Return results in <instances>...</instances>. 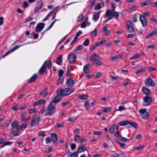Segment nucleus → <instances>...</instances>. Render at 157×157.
I'll list each match as a JSON object with an SVG mask.
<instances>
[{
    "instance_id": "6e6552de",
    "label": "nucleus",
    "mask_w": 157,
    "mask_h": 157,
    "mask_svg": "<svg viewBox=\"0 0 157 157\" xmlns=\"http://www.w3.org/2000/svg\"><path fill=\"white\" fill-rule=\"evenodd\" d=\"M127 29L129 32L132 33L134 31V26L132 22L131 21H128L126 23Z\"/></svg>"
},
{
    "instance_id": "4be33fe9",
    "label": "nucleus",
    "mask_w": 157,
    "mask_h": 157,
    "mask_svg": "<svg viewBox=\"0 0 157 157\" xmlns=\"http://www.w3.org/2000/svg\"><path fill=\"white\" fill-rule=\"evenodd\" d=\"M87 150V147L85 146L81 145L80 146L77 150V152L78 153H81Z\"/></svg>"
},
{
    "instance_id": "f8f14e48",
    "label": "nucleus",
    "mask_w": 157,
    "mask_h": 157,
    "mask_svg": "<svg viewBox=\"0 0 157 157\" xmlns=\"http://www.w3.org/2000/svg\"><path fill=\"white\" fill-rule=\"evenodd\" d=\"M140 20L143 27H145L147 25V20L142 15H140Z\"/></svg>"
},
{
    "instance_id": "37998d69",
    "label": "nucleus",
    "mask_w": 157,
    "mask_h": 157,
    "mask_svg": "<svg viewBox=\"0 0 157 157\" xmlns=\"http://www.w3.org/2000/svg\"><path fill=\"white\" fill-rule=\"evenodd\" d=\"M82 47L83 46L82 45H78L75 49L74 51L75 52L76 51H79L81 50V49L82 48Z\"/></svg>"
},
{
    "instance_id": "bb28decb",
    "label": "nucleus",
    "mask_w": 157,
    "mask_h": 157,
    "mask_svg": "<svg viewBox=\"0 0 157 157\" xmlns=\"http://www.w3.org/2000/svg\"><path fill=\"white\" fill-rule=\"evenodd\" d=\"M137 8L136 6H133L131 7L128 8L127 9V10L128 11H130L132 12L136 10Z\"/></svg>"
},
{
    "instance_id": "338daca9",
    "label": "nucleus",
    "mask_w": 157,
    "mask_h": 157,
    "mask_svg": "<svg viewBox=\"0 0 157 157\" xmlns=\"http://www.w3.org/2000/svg\"><path fill=\"white\" fill-rule=\"evenodd\" d=\"M38 135L40 136H46V134L43 132H40L38 133Z\"/></svg>"
},
{
    "instance_id": "9b49d317",
    "label": "nucleus",
    "mask_w": 157,
    "mask_h": 157,
    "mask_svg": "<svg viewBox=\"0 0 157 157\" xmlns=\"http://www.w3.org/2000/svg\"><path fill=\"white\" fill-rule=\"evenodd\" d=\"M57 95L55 97L54 99L51 102L54 103L55 104L59 101H60L63 98V97L61 95L59 94H57Z\"/></svg>"
},
{
    "instance_id": "f257e3e1",
    "label": "nucleus",
    "mask_w": 157,
    "mask_h": 157,
    "mask_svg": "<svg viewBox=\"0 0 157 157\" xmlns=\"http://www.w3.org/2000/svg\"><path fill=\"white\" fill-rule=\"evenodd\" d=\"M119 16V14L118 12L114 10L112 11L110 10V9L106 11L105 14L104 16L105 18H106L104 23L112 19L114 16L117 17Z\"/></svg>"
},
{
    "instance_id": "e433bc0d",
    "label": "nucleus",
    "mask_w": 157,
    "mask_h": 157,
    "mask_svg": "<svg viewBox=\"0 0 157 157\" xmlns=\"http://www.w3.org/2000/svg\"><path fill=\"white\" fill-rule=\"evenodd\" d=\"M84 105L87 109H90V105L88 100L86 101L84 104Z\"/></svg>"
},
{
    "instance_id": "1a4fd4ad",
    "label": "nucleus",
    "mask_w": 157,
    "mask_h": 157,
    "mask_svg": "<svg viewBox=\"0 0 157 157\" xmlns=\"http://www.w3.org/2000/svg\"><path fill=\"white\" fill-rule=\"evenodd\" d=\"M68 59L70 63H74L76 60V56L73 53H70L68 56Z\"/></svg>"
},
{
    "instance_id": "e2e57ef3",
    "label": "nucleus",
    "mask_w": 157,
    "mask_h": 157,
    "mask_svg": "<svg viewBox=\"0 0 157 157\" xmlns=\"http://www.w3.org/2000/svg\"><path fill=\"white\" fill-rule=\"evenodd\" d=\"M63 124L62 123H58L57 124L56 126V128H57L63 127Z\"/></svg>"
},
{
    "instance_id": "09e8293b",
    "label": "nucleus",
    "mask_w": 157,
    "mask_h": 157,
    "mask_svg": "<svg viewBox=\"0 0 157 157\" xmlns=\"http://www.w3.org/2000/svg\"><path fill=\"white\" fill-rule=\"evenodd\" d=\"M129 124L134 128H136L137 126V124L135 122H130L129 121Z\"/></svg>"
},
{
    "instance_id": "3c124183",
    "label": "nucleus",
    "mask_w": 157,
    "mask_h": 157,
    "mask_svg": "<svg viewBox=\"0 0 157 157\" xmlns=\"http://www.w3.org/2000/svg\"><path fill=\"white\" fill-rule=\"evenodd\" d=\"M77 117H75L74 116H72L68 119V120L69 121H73L77 119Z\"/></svg>"
},
{
    "instance_id": "39448f33",
    "label": "nucleus",
    "mask_w": 157,
    "mask_h": 157,
    "mask_svg": "<svg viewBox=\"0 0 157 157\" xmlns=\"http://www.w3.org/2000/svg\"><path fill=\"white\" fill-rule=\"evenodd\" d=\"M143 100L144 101V106L149 105L152 102V98L148 95H146L143 98Z\"/></svg>"
},
{
    "instance_id": "774afa93",
    "label": "nucleus",
    "mask_w": 157,
    "mask_h": 157,
    "mask_svg": "<svg viewBox=\"0 0 157 157\" xmlns=\"http://www.w3.org/2000/svg\"><path fill=\"white\" fill-rule=\"evenodd\" d=\"M97 45H96V44H95L94 45H93V46H92L91 47H90V51H92L95 48H97Z\"/></svg>"
},
{
    "instance_id": "c03bdc74",
    "label": "nucleus",
    "mask_w": 157,
    "mask_h": 157,
    "mask_svg": "<svg viewBox=\"0 0 157 157\" xmlns=\"http://www.w3.org/2000/svg\"><path fill=\"white\" fill-rule=\"evenodd\" d=\"M89 44V40L88 39H86L83 42V44L85 46H87Z\"/></svg>"
},
{
    "instance_id": "a19ab883",
    "label": "nucleus",
    "mask_w": 157,
    "mask_h": 157,
    "mask_svg": "<svg viewBox=\"0 0 157 157\" xmlns=\"http://www.w3.org/2000/svg\"><path fill=\"white\" fill-rule=\"evenodd\" d=\"M105 41V40L104 39H103L101 41L98 42L96 44L98 47L99 45L103 44Z\"/></svg>"
},
{
    "instance_id": "c756f323",
    "label": "nucleus",
    "mask_w": 157,
    "mask_h": 157,
    "mask_svg": "<svg viewBox=\"0 0 157 157\" xmlns=\"http://www.w3.org/2000/svg\"><path fill=\"white\" fill-rule=\"evenodd\" d=\"M129 123V121L128 120H126L124 121H121L118 124L121 126H124L128 124Z\"/></svg>"
},
{
    "instance_id": "69168bd1",
    "label": "nucleus",
    "mask_w": 157,
    "mask_h": 157,
    "mask_svg": "<svg viewBox=\"0 0 157 157\" xmlns=\"http://www.w3.org/2000/svg\"><path fill=\"white\" fill-rule=\"evenodd\" d=\"M71 150H74L76 147V145L75 143H71Z\"/></svg>"
},
{
    "instance_id": "412c9836",
    "label": "nucleus",
    "mask_w": 157,
    "mask_h": 157,
    "mask_svg": "<svg viewBox=\"0 0 157 157\" xmlns=\"http://www.w3.org/2000/svg\"><path fill=\"white\" fill-rule=\"evenodd\" d=\"M59 7V6H57L56 8L53 10L51 11L43 19V21H45L48 19V18L51 15H53L54 14V11L56 9Z\"/></svg>"
},
{
    "instance_id": "58836bf2",
    "label": "nucleus",
    "mask_w": 157,
    "mask_h": 157,
    "mask_svg": "<svg viewBox=\"0 0 157 157\" xmlns=\"http://www.w3.org/2000/svg\"><path fill=\"white\" fill-rule=\"evenodd\" d=\"M111 110V109L110 108L106 107L102 109V111L105 113H106L108 111L110 112Z\"/></svg>"
},
{
    "instance_id": "de8ad7c7",
    "label": "nucleus",
    "mask_w": 157,
    "mask_h": 157,
    "mask_svg": "<svg viewBox=\"0 0 157 157\" xmlns=\"http://www.w3.org/2000/svg\"><path fill=\"white\" fill-rule=\"evenodd\" d=\"M97 28H96L94 31L91 32V34L94 36H95L97 35Z\"/></svg>"
},
{
    "instance_id": "423d86ee",
    "label": "nucleus",
    "mask_w": 157,
    "mask_h": 157,
    "mask_svg": "<svg viewBox=\"0 0 157 157\" xmlns=\"http://www.w3.org/2000/svg\"><path fill=\"white\" fill-rule=\"evenodd\" d=\"M40 117L39 115H37L32 120L31 123V126L33 127L36 125L40 121Z\"/></svg>"
},
{
    "instance_id": "0e129e2a",
    "label": "nucleus",
    "mask_w": 157,
    "mask_h": 157,
    "mask_svg": "<svg viewBox=\"0 0 157 157\" xmlns=\"http://www.w3.org/2000/svg\"><path fill=\"white\" fill-rule=\"evenodd\" d=\"M146 48L147 49L150 48L154 49L155 48V46L154 45H147Z\"/></svg>"
},
{
    "instance_id": "13d9d810",
    "label": "nucleus",
    "mask_w": 157,
    "mask_h": 157,
    "mask_svg": "<svg viewBox=\"0 0 157 157\" xmlns=\"http://www.w3.org/2000/svg\"><path fill=\"white\" fill-rule=\"evenodd\" d=\"M67 76H68L70 74L71 71H72L73 70V69L69 67H67Z\"/></svg>"
},
{
    "instance_id": "7ed1b4c3",
    "label": "nucleus",
    "mask_w": 157,
    "mask_h": 157,
    "mask_svg": "<svg viewBox=\"0 0 157 157\" xmlns=\"http://www.w3.org/2000/svg\"><path fill=\"white\" fill-rule=\"evenodd\" d=\"M52 62L51 60L48 61L45 60L41 68L39 70L38 72V74L39 75L43 74L46 71L47 67L48 69H50L51 67Z\"/></svg>"
},
{
    "instance_id": "49530a36",
    "label": "nucleus",
    "mask_w": 157,
    "mask_h": 157,
    "mask_svg": "<svg viewBox=\"0 0 157 157\" xmlns=\"http://www.w3.org/2000/svg\"><path fill=\"white\" fill-rule=\"evenodd\" d=\"M64 74V71L61 69L59 70L58 71V76L59 77H63V75Z\"/></svg>"
},
{
    "instance_id": "b1692460",
    "label": "nucleus",
    "mask_w": 157,
    "mask_h": 157,
    "mask_svg": "<svg viewBox=\"0 0 157 157\" xmlns=\"http://www.w3.org/2000/svg\"><path fill=\"white\" fill-rule=\"evenodd\" d=\"M67 83L68 86H72L74 84V82L73 79L69 78L67 79Z\"/></svg>"
},
{
    "instance_id": "ea45409f",
    "label": "nucleus",
    "mask_w": 157,
    "mask_h": 157,
    "mask_svg": "<svg viewBox=\"0 0 157 157\" xmlns=\"http://www.w3.org/2000/svg\"><path fill=\"white\" fill-rule=\"evenodd\" d=\"M17 122L16 121H14L11 124V126L13 128H16L18 124Z\"/></svg>"
},
{
    "instance_id": "4468645a",
    "label": "nucleus",
    "mask_w": 157,
    "mask_h": 157,
    "mask_svg": "<svg viewBox=\"0 0 157 157\" xmlns=\"http://www.w3.org/2000/svg\"><path fill=\"white\" fill-rule=\"evenodd\" d=\"M45 26V24L42 23H39L36 26V32H40L44 28Z\"/></svg>"
},
{
    "instance_id": "ddd939ff",
    "label": "nucleus",
    "mask_w": 157,
    "mask_h": 157,
    "mask_svg": "<svg viewBox=\"0 0 157 157\" xmlns=\"http://www.w3.org/2000/svg\"><path fill=\"white\" fill-rule=\"evenodd\" d=\"M43 5V3L42 1L41 0L40 1L38 2L37 5L35 8L34 13L35 14L37 13L39 10L41 8L42 6Z\"/></svg>"
},
{
    "instance_id": "473e14b6",
    "label": "nucleus",
    "mask_w": 157,
    "mask_h": 157,
    "mask_svg": "<svg viewBox=\"0 0 157 157\" xmlns=\"http://www.w3.org/2000/svg\"><path fill=\"white\" fill-rule=\"evenodd\" d=\"M101 8V3H97L95 6L94 8L95 10H98Z\"/></svg>"
},
{
    "instance_id": "aec40b11",
    "label": "nucleus",
    "mask_w": 157,
    "mask_h": 157,
    "mask_svg": "<svg viewBox=\"0 0 157 157\" xmlns=\"http://www.w3.org/2000/svg\"><path fill=\"white\" fill-rule=\"evenodd\" d=\"M90 59L91 61L94 62L98 59H100V57L99 55L95 54L91 56Z\"/></svg>"
},
{
    "instance_id": "6ab92c4d",
    "label": "nucleus",
    "mask_w": 157,
    "mask_h": 157,
    "mask_svg": "<svg viewBox=\"0 0 157 157\" xmlns=\"http://www.w3.org/2000/svg\"><path fill=\"white\" fill-rule=\"evenodd\" d=\"M37 78V75L36 73L34 74L28 80V83H30L35 81Z\"/></svg>"
},
{
    "instance_id": "9d476101",
    "label": "nucleus",
    "mask_w": 157,
    "mask_h": 157,
    "mask_svg": "<svg viewBox=\"0 0 157 157\" xmlns=\"http://www.w3.org/2000/svg\"><path fill=\"white\" fill-rule=\"evenodd\" d=\"M145 83L147 86H150L153 87L155 86V83L153 82L152 80L150 77L147 78L145 81Z\"/></svg>"
},
{
    "instance_id": "a878e982",
    "label": "nucleus",
    "mask_w": 157,
    "mask_h": 157,
    "mask_svg": "<svg viewBox=\"0 0 157 157\" xmlns=\"http://www.w3.org/2000/svg\"><path fill=\"white\" fill-rule=\"evenodd\" d=\"M89 64H88L85 65L83 67V70L85 73H87L89 71Z\"/></svg>"
},
{
    "instance_id": "c85d7f7f",
    "label": "nucleus",
    "mask_w": 157,
    "mask_h": 157,
    "mask_svg": "<svg viewBox=\"0 0 157 157\" xmlns=\"http://www.w3.org/2000/svg\"><path fill=\"white\" fill-rule=\"evenodd\" d=\"M62 56L60 55L57 58L56 62L58 64L60 65V63L62 62Z\"/></svg>"
},
{
    "instance_id": "dca6fc26",
    "label": "nucleus",
    "mask_w": 157,
    "mask_h": 157,
    "mask_svg": "<svg viewBox=\"0 0 157 157\" xmlns=\"http://www.w3.org/2000/svg\"><path fill=\"white\" fill-rule=\"evenodd\" d=\"M82 32L81 31H78L76 34L73 40L71 43V44H72L75 43L77 40L78 37L79 36L82 34Z\"/></svg>"
},
{
    "instance_id": "79ce46f5",
    "label": "nucleus",
    "mask_w": 157,
    "mask_h": 157,
    "mask_svg": "<svg viewBox=\"0 0 157 157\" xmlns=\"http://www.w3.org/2000/svg\"><path fill=\"white\" fill-rule=\"evenodd\" d=\"M71 157H78V152L77 151H76L73 153H71Z\"/></svg>"
},
{
    "instance_id": "72a5a7b5",
    "label": "nucleus",
    "mask_w": 157,
    "mask_h": 157,
    "mask_svg": "<svg viewBox=\"0 0 157 157\" xmlns=\"http://www.w3.org/2000/svg\"><path fill=\"white\" fill-rule=\"evenodd\" d=\"M47 90V89H45L40 93V95L42 96H45L47 95L48 94Z\"/></svg>"
},
{
    "instance_id": "5fc2aeb1",
    "label": "nucleus",
    "mask_w": 157,
    "mask_h": 157,
    "mask_svg": "<svg viewBox=\"0 0 157 157\" xmlns=\"http://www.w3.org/2000/svg\"><path fill=\"white\" fill-rule=\"evenodd\" d=\"M21 45L19 46H16L14 48H13L12 50L10 51L11 52H13L14 51H15L18 48L20 47L21 46Z\"/></svg>"
},
{
    "instance_id": "6e6d98bb",
    "label": "nucleus",
    "mask_w": 157,
    "mask_h": 157,
    "mask_svg": "<svg viewBox=\"0 0 157 157\" xmlns=\"http://www.w3.org/2000/svg\"><path fill=\"white\" fill-rule=\"evenodd\" d=\"M119 138L120 141L123 142H126L128 140L127 138L121 136H120Z\"/></svg>"
},
{
    "instance_id": "8fccbe9b",
    "label": "nucleus",
    "mask_w": 157,
    "mask_h": 157,
    "mask_svg": "<svg viewBox=\"0 0 157 157\" xmlns=\"http://www.w3.org/2000/svg\"><path fill=\"white\" fill-rule=\"evenodd\" d=\"M145 71V69L144 68H141L140 70H137L136 72V74L137 75L138 74L141 73L142 72H144Z\"/></svg>"
},
{
    "instance_id": "c9c22d12",
    "label": "nucleus",
    "mask_w": 157,
    "mask_h": 157,
    "mask_svg": "<svg viewBox=\"0 0 157 157\" xmlns=\"http://www.w3.org/2000/svg\"><path fill=\"white\" fill-rule=\"evenodd\" d=\"M88 97L87 95H81L78 97L79 98L82 100H84L86 99Z\"/></svg>"
},
{
    "instance_id": "393cba45",
    "label": "nucleus",
    "mask_w": 157,
    "mask_h": 157,
    "mask_svg": "<svg viewBox=\"0 0 157 157\" xmlns=\"http://www.w3.org/2000/svg\"><path fill=\"white\" fill-rule=\"evenodd\" d=\"M152 3L151 0H147L141 3V5L142 7H144L146 5L151 4Z\"/></svg>"
},
{
    "instance_id": "5701e85b",
    "label": "nucleus",
    "mask_w": 157,
    "mask_h": 157,
    "mask_svg": "<svg viewBox=\"0 0 157 157\" xmlns=\"http://www.w3.org/2000/svg\"><path fill=\"white\" fill-rule=\"evenodd\" d=\"M156 34H157V29H156L153 30L151 33L147 35L145 37V38L146 39H148L154 36Z\"/></svg>"
},
{
    "instance_id": "7c9ffc66",
    "label": "nucleus",
    "mask_w": 157,
    "mask_h": 157,
    "mask_svg": "<svg viewBox=\"0 0 157 157\" xmlns=\"http://www.w3.org/2000/svg\"><path fill=\"white\" fill-rule=\"evenodd\" d=\"M114 126L112 125H111L109 128V132L111 134H113L115 131Z\"/></svg>"
},
{
    "instance_id": "680f3d73",
    "label": "nucleus",
    "mask_w": 157,
    "mask_h": 157,
    "mask_svg": "<svg viewBox=\"0 0 157 157\" xmlns=\"http://www.w3.org/2000/svg\"><path fill=\"white\" fill-rule=\"evenodd\" d=\"M93 134L96 135L100 136L101 134V132L100 131H94Z\"/></svg>"
},
{
    "instance_id": "f03ea898",
    "label": "nucleus",
    "mask_w": 157,
    "mask_h": 157,
    "mask_svg": "<svg viewBox=\"0 0 157 157\" xmlns=\"http://www.w3.org/2000/svg\"><path fill=\"white\" fill-rule=\"evenodd\" d=\"M75 91L73 88H69L65 89H58L57 90V94H59L62 96H67L71 94Z\"/></svg>"
},
{
    "instance_id": "a211bd4d",
    "label": "nucleus",
    "mask_w": 157,
    "mask_h": 157,
    "mask_svg": "<svg viewBox=\"0 0 157 157\" xmlns=\"http://www.w3.org/2000/svg\"><path fill=\"white\" fill-rule=\"evenodd\" d=\"M101 12V11H99L94 14L93 15L92 19L95 21H96L99 19Z\"/></svg>"
},
{
    "instance_id": "f704fd0d",
    "label": "nucleus",
    "mask_w": 157,
    "mask_h": 157,
    "mask_svg": "<svg viewBox=\"0 0 157 157\" xmlns=\"http://www.w3.org/2000/svg\"><path fill=\"white\" fill-rule=\"evenodd\" d=\"M63 77H59V78L57 83V85H59L62 82L63 80Z\"/></svg>"
},
{
    "instance_id": "f3484780",
    "label": "nucleus",
    "mask_w": 157,
    "mask_h": 157,
    "mask_svg": "<svg viewBox=\"0 0 157 157\" xmlns=\"http://www.w3.org/2000/svg\"><path fill=\"white\" fill-rule=\"evenodd\" d=\"M141 90L142 91L147 95L149 96L151 94V90L147 87H142Z\"/></svg>"
},
{
    "instance_id": "0eeeda50",
    "label": "nucleus",
    "mask_w": 157,
    "mask_h": 157,
    "mask_svg": "<svg viewBox=\"0 0 157 157\" xmlns=\"http://www.w3.org/2000/svg\"><path fill=\"white\" fill-rule=\"evenodd\" d=\"M139 112L141 114V116L144 119H146L148 116V113L146 109H140Z\"/></svg>"
},
{
    "instance_id": "2eb2a0df",
    "label": "nucleus",
    "mask_w": 157,
    "mask_h": 157,
    "mask_svg": "<svg viewBox=\"0 0 157 157\" xmlns=\"http://www.w3.org/2000/svg\"><path fill=\"white\" fill-rule=\"evenodd\" d=\"M51 136L54 144H56L57 143L58 137L57 134L54 133H52L51 134Z\"/></svg>"
},
{
    "instance_id": "cd10ccee",
    "label": "nucleus",
    "mask_w": 157,
    "mask_h": 157,
    "mask_svg": "<svg viewBox=\"0 0 157 157\" xmlns=\"http://www.w3.org/2000/svg\"><path fill=\"white\" fill-rule=\"evenodd\" d=\"M99 60V59H98L93 62V65L96 66L101 65L102 64V63L101 61Z\"/></svg>"
},
{
    "instance_id": "864d4df0",
    "label": "nucleus",
    "mask_w": 157,
    "mask_h": 157,
    "mask_svg": "<svg viewBox=\"0 0 157 157\" xmlns=\"http://www.w3.org/2000/svg\"><path fill=\"white\" fill-rule=\"evenodd\" d=\"M21 45L19 46H16L14 48H13L12 50L10 51L11 52H13L14 51H15L18 48L20 47L21 46Z\"/></svg>"
},
{
    "instance_id": "2f4dec72",
    "label": "nucleus",
    "mask_w": 157,
    "mask_h": 157,
    "mask_svg": "<svg viewBox=\"0 0 157 157\" xmlns=\"http://www.w3.org/2000/svg\"><path fill=\"white\" fill-rule=\"evenodd\" d=\"M144 147L145 146L144 145H140L138 146L135 147L134 148V149L136 150H138L144 149Z\"/></svg>"
},
{
    "instance_id": "052dcab7",
    "label": "nucleus",
    "mask_w": 157,
    "mask_h": 157,
    "mask_svg": "<svg viewBox=\"0 0 157 157\" xmlns=\"http://www.w3.org/2000/svg\"><path fill=\"white\" fill-rule=\"evenodd\" d=\"M46 110V108L45 107H43L42 109L41 110V111L40 112V114H43L45 111Z\"/></svg>"
},
{
    "instance_id": "4c0bfd02",
    "label": "nucleus",
    "mask_w": 157,
    "mask_h": 157,
    "mask_svg": "<svg viewBox=\"0 0 157 157\" xmlns=\"http://www.w3.org/2000/svg\"><path fill=\"white\" fill-rule=\"evenodd\" d=\"M84 17V15L82 14H80L79 16H78V19L77 20V21L78 22L80 21H82L83 18Z\"/></svg>"
},
{
    "instance_id": "4d7b16f0",
    "label": "nucleus",
    "mask_w": 157,
    "mask_h": 157,
    "mask_svg": "<svg viewBox=\"0 0 157 157\" xmlns=\"http://www.w3.org/2000/svg\"><path fill=\"white\" fill-rule=\"evenodd\" d=\"M53 149V147L52 146H50L48 148L47 150H45V152L46 153H49Z\"/></svg>"
},
{
    "instance_id": "a18cd8bd",
    "label": "nucleus",
    "mask_w": 157,
    "mask_h": 157,
    "mask_svg": "<svg viewBox=\"0 0 157 157\" xmlns=\"http://www.w3.org/2000/svg\"><path fill=\"white\" fill-rule=\"evenodd\" d=\"M111 5L112 7V10H110L112 11H113L115 10L116 7V5L113 3H111Z\"/></svg>"
},
{
    "instance_id": "bf43d9fd",
    "label": "nucleus",
    "mask_w": 157,
    "mask_h": 157,
    "mask_svg": "<svg viewBox=\"0 0 157 157\" xmlns=\"http://www.w3.org/2000/svg\"><path fill=\"white\" fill-rule=\"evenodd\" d=\"M39 105H41L44 104L45 103V101L43 99H41L39 101Z\"/></svg>"
},
{
    "instance_id": "603ef678",
    "label": "nucleus",
    "mask_w": 157,
    "mask_h": 157,
    "mask_svg": "<svg viewBox=\"0 0 157 157\" xmlns=\"http://www.w3.org/2000/svg\"><path fill=\"white\" fill-rule=\"evenodd\" d=\"M125 108L124 106H120L118 107V108L117 109V111H121L125 109Z\"/></svg>"
},
{
    "instance_id": "20e7f679",
    "label": "nucleus",
    "mask_w": 157,
    "mask_h": 157,
    "mask_svg": "<svg viewBox=\"0 0 157 157\" xmlns=\"http://www.w3.org/2000/svg\"><path fill=\"white\" fill-rule=\"evenodd\" d=\"M56 104L53 105V103L50 102L48 106L45 116L49 115L50 116H52L56 112Z\"/></svg>"
}]
</instances>
